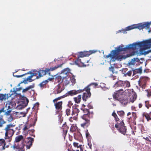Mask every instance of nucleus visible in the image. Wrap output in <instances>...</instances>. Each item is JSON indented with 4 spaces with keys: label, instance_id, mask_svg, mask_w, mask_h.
I'll list each match as a JSON object with an SVG mask.
<instances>
[{
    "label": "nucleus",
    "instance_id": "f257e3e1",
    "mask_svg": "<svg viewBox=\"0 0 151 151\" xmlns=\"http://www.w3.org/2000/svg\"><path fill=\"white\" fill-rule=\"evenodd\" d=\"M151 47V39H150L143 42L130 44L126 45L125 47L124 45H121L112 52L114 55L117 54L119 52L126 51L128 50L132 49L134 50L140 48V50L142 48L146 49L150 48Z\"/></svg>",
    "mask_w": 151,
    "mask_h": 151
},
{
    "label": "nucleus",
    "instance_id": "f03ea898",
    "mask_svg": "<svg viewBox=\"0 0 151 151\" xmlns=\"http://www.w3.org/2000/svg\"><path fill=\"white\" fill-rule=\"evenodd\" d=\"M96 52H97V50H90L89 52L86 51V52H81L78 55V59L75 61L76 64L79 67L81 66V65H80L81 63H82L84 66H86V65H84L83 63L81 62V59H79V58H83L84 57L88 56L91 54L94 53Z\"/></svg>",
    "mask_w": 151,
    "mask_h": 151
},
{
    "label": "nucleus",
    "instance_id": "7ed1b4c3",
    "mask_svg": "<svg viewBox=\"0 0 151 151\" xmlns=\"http://www.w3.org/2000/svg\"><path fill=\"white\" fill-rule=\"evenodd\" d=\"M124 92V91L122 89H121L119 90H118L116 93H114V94L113 95V98L116 100L119 101L122 105H125L128 102V99L127 98L121 99L119 98V96L121 95Z\"/></svg>",
    "mask_w": 151,
    "mask_h": 151
},
{
    "label": "nucleus",
    "instance_id": "20e7f679",
    "mask_svg": "<svg viewBox=\"0 0 151 151\" xmlns=\"http://www.w3.org/2000/svg\"><path fill=\"white\" fill-rule=\"evenodd\" d=\"M146 25L147 24H146L145 23H139L136 25H133L127 27L123 31L119 30L118 31V32H121L122 31H123V32L124 33H126L125 32L126 31H129L136 28H138L140 30L145 28L146 29Z\"/></svg>",
    "mask_w": 151,
    "mask_h": 151
},
{
    "label": "nucleus",
    "instance_id": "39448f33",
    "mask_svg": "<svg viewBox=\"0 0 151 151\" xmlns=\"http://www.w3.org/2000/svg\"><path fill=\"white\" fill-rule=\"evenodd\" d=\"M91 85H93L94 87H96L97 86L98 84L96 83H92L85 88L86 92L83 93L82 97L83 100L85 101H86L87 99L91 96V94L90 92V88L89 86Z\"/></svg>",
    "mask_w": 151,
    "mask_h": 151
},
{
    "label": "nucleus",
    "instance_id": "423d86ee",
    "mask_svg": "<svg viewBox=\"0 0 151 151\" xmlns=\"http://www.w3.org/2000/svg\"><path fill=\"white\" fill-rule=\"evenodd\" d=\"M115 86H121L125 88L126 87H129L130 85L129 82L128 81H120L116 82L114 85Z\"/></svg>",
    "mask_w": 151,
    "mask_h": 151
},
{
    "label": "nucleus",
    "instance_id": "0eeeda50",
    "mask_svg": "<svg viewBox=\"0 0 151 151\" xmlns=\"http://www.w3.org/2000/svg\"><path fill=\"white\" fill-rule=\"evenodd\" d=\"M5 139L6 142H10L12 140V137L13 135L14 131V130H11L5 131Z\"/></svg>",
    "mask_w": 151,
    "mask_h": 151
},
{
    "label": "nucleus",
    "instance_id": "6e6552de",
    "mask_svg": "<svg viewBox=\"0 0 151 151\" xmlns=\"http://www.w3.org/2000/svg\"><path fill=\"white\" fill-rule=\"evenodd\" d=\"M148 80V78L146 77H143L140 78L138 81V83L141 87L142 88H145Z\"/></svg>",
    "mask_w": 151,
    "mask_h": 151
},
{
    "label": "nucleus",
    "instance_id": "1a4fd4ad",
    "mask_svg": "<svg viewBox=\"0 0 151 151\" xmlns=\"http://www.w3.org/2000/svg\"><path fill=\"white\" fill-rule=\"evenodd\" d=\"M78 105L75 104L74 106H73V110L71 113V115L72 116L70 117V118H72L73 117H75L78 115V114L79 112V110L77 108Z\"/></svg>",
    "mask_w": 151,
    "mask_h": 151
},
{
    "label": "nucleus",
    "instance_id": "9d476101",
    "mask_svg": "<svg viewBox=\"0 0 151 151\" xmlns=\"http://www.w3.org/2000/svg\"><path fill=\"white\" fill-rule=\"evenodd\" d=\"M140 62L139 59L138 58H134L129 62V65H137L139 64Z\"/></svg>",
    "mask_w": 151,
    "mask_h": 151
},
{
    "label": "nucleus",
    "instance_id": "9b49d317",
    "mask_svg": "<svg viewBox=\"0 0 151 151\" xmlns=\"http://www.w3.org/2000/svg\"><path fill=\"white\" fill-rule=\"evenodd\" d=\"M9 145H6V142L3 139H0V150H4L5 148H7Z\"/></svg>",
    "mask_w": 151,
    "mask_h": 151
},
{
    "label": "nucleus",
    "instance_id": "f8f14e48",
    "mask_svg": "<svg viewBox=\"0 0 151 151\" xmlns=\"http://www.w3.org/2000/svg\"><path fill=\"white\" fill-rule=\"evenodd\" d=\"M25 145L23 143H21V145L16 146V145L13 146V147L14 149H17L18 151H24V149Z\"/></svg>",
    "mask_w": 151,
    "mask_h": 151
},
{
    "label": "nucleus",
    "instance_id": "ddd939ff",
    "mask_svg": "<svg viewBox=\"0 0 151 151\" xmlns=\"http://www.w3.org/2000/svg\"><path fill=\"white\" fill-rule=\"evenodd\" d=\"M121 125L119 129V131L122 133L125 134L126 133V128L124 126V123L123 122H121Z\"/></svg>",
    "mask_w": 151,
    "mask_h": 151
},
{
    "label": "nucleus",
    "instance_id": "4468645a",
    "mask_svg": "<svg viewBox=\"0 0 151 151\" xmlns=\"http://www.w3.org/2000/svg\"><path fill=\"white\" fill-rule=\"evenodd\" d=\"M70 73V70L68 68H66L62 70L61 75H63L65 78H66Z\"/></svg>",
    "mask_w": 151,
    "mask_h": 151
},
{
    "label": "nucleus",
    "instance_id": "2eb2a0df",
    "mask_svg": "<svg viewBox=\"0 0 151 151\" xmlns=\"http://www.w3.org/2000/svg\"><path fill=\"white\" fill-rule=\"evenodd\" d=\"M83 91L81 90H78L77 91L75 90H72L68 92V94L71 96H73L74 95H76L78 93L82 92Z\"/></svg>",
    "mask_w": 151,
    "mask_h": 151
},
{
    "label": "nucleus",
    "instance_id": "dca6fc26",
    "mask_svg": "<svg viewBox=\"0 0 151 151\" xmlns=\"http://www.w3.org/2000/svg\"><path fill=\"white\" fill-rule=\"evenodd\" d=\"M64 88V86L62 85L58 84L56 87L57 93H60Z\"/></svg>",
    "mask_w": 151,
    "mask_h": 151
},
{
    "label": "nucleus",
    "instance_id": "f3484780",
    "mask_svg": "<svg viewBox=\"0 0 151 151\" xmlns=\"http://www.w3.org/2000/svg\"><path fill=\"white\" fill-rule=\"evenodd\" d=\"M15 125H14L12 124H7L6 125V127L4 129V130L5 131L14 130L12 128Z\"/></svg>",
    "mask_w": 151,
    "mask_h": 151
},
{
    "label": "nucleus",
    "instance_id": "a211bd4d",
    "mask_svg": "<svg viewBox=\"0 0 151 151\" xmlns=\"http://www.w3.org/2000/svg\"><path fill=\"white\" fill-rule=\"evenodd\" d=\"M62 101L58 102L55 104V106L56 109L60 111L62 108Z\"/></svg>",
    "mask_w": 151,
    "mask_h": 151
},
{
    "label": "nucleus",
    "instance_id": "6ab92c4d",
    "mask_svg": "<svg viewBox=\"0 0 151 151\" xmlns=\"http://www.w3.org/2000/svg\"><path fill=\"white\" fill-rule=\"evenodd\" d=\"M65 78V77L63 76V75L60 74V75L58 76L56 78V79L59 83H61L63 82V79Z\"/></svg>",
    "mask_w": 151,
    "mask_h": 151
},
{
    "label": "nucleus",
    "instance_id": "aec40b11",
    "mask_svg": "<svg viewBox=\"0 0 151 151\" xmlns=\"http://www.w3.org/2000/svg\"><path fill=\"white\" fill-rule=\"evenodd\" d=\"M81 99V95H79L77 97L73 98L75 102L78 104L80 102Z\"/></svg>",
    "mask_w": 151,
    "mask_h": 151
},
{
    "label": "nucleus",
    "instance_id": "412c9836",
    "mask_svg": "<svg viewBox=\"0 0 151 151\" xmlns=\"http://www.w3.org/2000/svg\"><path fill=\"white\" fill-rule=\"evenodd\" d=\"M6 123V122L3 119V116L0 115V127H2L4 124Z\"/></svg>",
    "mask_w": 151,
    "mask_h": 151
},
{
    "label": "nucleus",
    "instance_id": "4be33fe9",
    "mask_svg": "<svg viewBox=\"0 0 151 151\" xmlns=\"http://www.w3.org/2000/svg\"><path fill=\"white\" fill-rule=\"evenodd\" d=\"M34 87V84H33L32 85L29 86L23 89L22 92L23 93H24L27 91L33 88Z\"/></svg>",
    "mask_w": 151,
    "mask_h": 151
},
{
    "label": "nucleus",
    "instance_id": "5701e85b",
    "mask_svg": "<svg viewBox=\"0 0 151 151\" xmlns=\"http://www.w3.org/2000/svg\"><path fill=\"white\" fill-rule=\"evenodd\" d=\"M142 69L141 68H139L134 70L133 71V76L135 75L136 73L141 74L142 72Z\"/></svg>",
    "mask_w": 151,
    "mask_h": 151
},
{
    "label": "nucleus",
    "instance_id": "b1692460",
    "mask_svg": "<svg viewBox=\"0 0 151 151\" xmlns=\"http://www.w3.org/2000/svg\"><path fill=\"white\" fill-rule=\"evenodd\" d=\"M23 139V136L22 135H20L16 137L15 138V142H18L20 141L22 139Z\"/></svg>",
    "mask_w": 151,
    "mask_h": 151
},
{
    "label": "nucleus",
    "instance_id": "393cba45",
    "mask_svg": "<svg viewBox=\"0 0 151 151\" xmlns=\"http://www.w3.org/2000/svg\"><path fill=\"white\" fill-rule=\"evenodd\" d=\"M46 74L44 70H41L39 71V77L37 76V78H38L43 76Z\"/></svg>",
    "mask_w": 151,
    "mask_h": 151
},
{
    "label": "nucleus",
    "instance_id": "a878e982",
    "mask_svg": "<svg viewBox=\"0 0 151 151\" xmlns=\"http://www.w3.org/2000/svg\"><path fill=\"white\" fill-rule=\"evenodd\" d=\"M143 116H145L148 121L150 120H151V112L149 114H144Z\"/></svg>",
    "mask_w": 151,
    "mask_h": 151
},
{
    "label": "nucleus",
    "instance_id": "bb28decb",
    "mask_svg": "<svg viewBox=\"0 0 151 151\" xmlns=\"http://www.w3.org/2000/svg\"><path fill=\"white\" fill-rule=\"evenodd\" d=\"M28 138L29 139L27 145H28L29 146H30V147H31L32 145V144L34 141V139L33 138L31 137H29Z\"/></svg>",
    "mask_w": 151,
    "mask_h": 151
},
{
    "label": "nucleus",
    "instance_id": "cd10ccee",
    "mask_svg": "<svg viewBox=\"0 0 151 151\" xmlns=\"http://www.w3.org/2000/svg\"><path fill=\"white\" fill-rule=\"evenodd\" d=\"M63 64L58 65L57 66H55L53 67L50 68V71H53L54 70H55L58 68L61 67Z\"/></svg>",
    "mask_w": 151,
    "mask_h": 151
},
{
    "label": "nucleus",
    "instance_id": "c85d7f7f",
    "mask_svg": "<svg viewBox=\"0 0 151 151\" xmlns=\"http://www.w3.org/2000/svg\"><path fill=\"white\" fill-rule=\"evenodd\" d=\"M48 83V81L47 80H45L42 82L41 83H40L39 86L40 87H43L47 83Z\"/></svg>",
    "mask_w": 151,
    "mask_h": 151
},
{
    "label": "nucleus",
    "instance_id": "c756f323",
    "mask_svg": "<svg viewBox=\"0 0 151 151\" xmlns=\"http://www.w3.org/2000/svg\"><path fill=\"white\" fill-rule=\"evenodd\" d=\"M113 55H112L111 57V59L110 60V62H114V61L116 59V57L115 56V55H114L112 53Z\"/></svg>",
    "mask_w": 151,
    "mask_h": 151
},
{
    "label": "nucleus",
    "instance_id": "7c9ffc66",
    "mask_svg": "<svg viewBox=\"0 0 151 151\" xmlns=\"http://www.w3.org/2000/svg\"><path fill=\"white\" fill-rule=\"evenodd\" d=\"M137 98V96L136 95H134L133 96H132V99L131 98H130V99L129 100V102H131V103H133L134 101L136 100V99Z\"/></svg>",
    "mask_w": 151,
    "mask_h": 151
},
{
    "label": "nucleus",
    "instance_id": "2f4dec72",
    "mask_svg": "<svg viewBox=\"0 0 151 151\" xmlns=\"http://www.w3.org/2000/svg\"><path fill=\"white\" fill-rule=\"evenodd\" d=\"M116 59L118 60L121 61L122 59H124L123 56L122 55H119L116 57Z\"/></svg>",
    "mask_w": 151,
    "mask_h": 151
},
{
    "label": "nucleus",
    "instance_id": "473e14b6",
    "mask_svg": "<svg viewBox=\"0 0 151 151\" xmlns=\"http://www.w3.org/2000/svg\"><path fill=\"white\" fill-rule=\"evenodd\" d=\"M6 96L5 94H0V100H2L5 99H6Z\"/></svg>",
    "mask_w": 151,
    "mask_h": 151
},
{
    "label": "nucleus",
    "instance_id": "72a5a7b5",
    "mask_svg": "<svg viewBox=\"0 0 151 151\" xmlns=\"http://www.w3.org/2000/svg\"><path fill=\"white\" fill-rule=\"evenodd\" d=\"M13 120V118L11 115L7 117V121L9 122L12 121Z\"/></svg>",
    "mask_w": 151,
    "mask_h": 151
},
{
    "label": "nucleus",
    "instance_id": "f704fd0d",
    "mask_svg": "<svg viewBox=\"0 0 151 151\" xmlns=\"http://www.w3.org/2000/svg\"><path fill=\"white\" fill-rule=\"evenodd\" d=\"M89 124V120L87 119L86 120L85 122L81 124V126L82 127H84L85 125H86V124Z\"/></svg>",
    "mask_w": 151,
    "mask_h": 151
},
{
    "label": "nucleus",
    "instance_id": "c9c22d12",
    "mask_svg": "<svg viewBox=\"0 0 151 151\" xmlns=\"http://www.w3.org/2000/svg\"><path fill=\"white\" fill-rule=\"evenodd\" d=\"M109 70L110 71L112 72L113 73H117V72L116 71V72H115L114 71V68L112 66L109 67Z\"/></svg>",
    "mask_w": 151,
    "mask_h": 151
},
{
    "label": "nucleus",
    "instance_id": "e433bc0d",
    "mask_svg": "<svg viewBox=\"0 0 151 151\" xmlns=\"http://www.w3.org/2000/svg\"><path fill=\"white\" fill-rule=\"evenodd\" d=\"M145 23L146 24H147L146 29H148L150 27V25L151 24V21L150 22H147Z\"/></svg>",
    "mask_w": 151,
    "mask_h": 151
},
{
    "label": "nucleus",
    "instance_id": "4c0bfd02",
    "mask_svg": "<svg viewBox=\"0 0 151 151\" xmlns=\"http://www.w3.org/2000/svg\"><path fill=\"white\" fill-rule=\"evenodd\" d=\"M66 114L67 116H69L70 114L71 111L70 109H66Z\"/></svg>",
    "mask_w": 151,
    "mask_h": 151
},
{
    "label": "nucleus",
    "instance_id": "58836bf2",
    "mask_svg": "<svg viewBox=\"0 0 151 151\" xmlns=\"http://www.w3.org/2000/svg\"><path fill=\"white\" fill-rule=\"evenodd\" d=\"M132 71L131 70H130L128 71L125 74L126 76H130L132 74Z\"/></svg>",
    "mask_w": 151,
    "mask_h": 151
},
{
    "label": "nucleus",
    "instance_id": "ea45409f",
    "mask_svg": "<svg viewBox=\"0 0 151 151\" xmlns=\"http://www.w3.org/2000/svg\"><path fill=\"white\" fill-rule=\"evenodd\" d=\"M118 115H120V116H122L124 114V112L123 111H120L117 112Z\"/></svg>",
    "mask_w": 151,
    "mask_h": 151
},
{
    "label": "nucleus",
    "instance_id": "a19ab883",
    "mask_svg": "<svg viewBox=\"0 0 151 151\" xmlns=\"http://www.w3.org/2000/svg\"><path fill=\"white\" fill-rule=\"evenodd\" d=\"M28 73H25V74H23V75H18V76H15L14 75V74H13V76H14L16 77L17 78H19V77H22L23 76H24L26 75L27 74H28Z\"/></svg>",
    "mask_w": 151,
    "mask_h": 151
},
{
    "label": "nucleus",
    "instance_id": "79ce46f5",
    "mask_svg": "<svg viewBox=\"0 0 151 151\" xmlns=\"http://www.w3.org/2000/svg\"><path fill=\"white\" fill-rule=\"evenodd\" d=\"M32 78L30 76H28L27 78V79L28 81L29 82H31L33 80L32 79Z\"/></svg>",
    "mask_w": 151,
    "mask_h": 151
},
{
    "label": "nucleus",
    "instance_id": "37998d69",
    "mask_svg": "<svg viewBox=\"0 0 151 151\" xmlns=\"http://www.w3.org/2000/svg\"><path fill=\"white\" fill-rule=\"evenodd\" d=\"M54 79V76H51V77L48 78L47 80H47L48 81H51L52 79Z\"/></svg>",
    "mask_w": 151,
    "mask_h": 151
},
{
    "label": "nucleus",
    "instance_id": "c03bdc74",
    "mask_svg": "<svg viewBox=\"0 0 151 151\" xmlns=\"http://www.w3.org/2000/svg\"><path fill=\"white\" fill-rule=\"evenodd\" d=\"M73 145L75 147H77V148L79 147L80 145H79L78 143L74 142Z\"/></svg>",
    "mask_w": 151,
    "mask_h": 151
},
{
    "label": "nucleus",
    "instance_id": "a18cd8bd",
    "mask_svg": "<svg viewBox=\"0 0 151 151\" xmlns=\"http://www.w3.org/2000/svg\"><path fill=\"white\" fill-rule=\"evenodd\" d=\"M112 115L115 118L116 121H118V120L116 119V117H117V115L114 112L112 114Z\"/></svg>",
    "mask_w": 151,
    "mask_h": 151
},
{
    "label": "nucleus",
    "instance_id": "49530a36",
    "mask_svg": "<svg viewBox=\"0 0 151 151\" xmlns=\"http://www.w3.org/2000/svg\"><path fill=\"white\" fill-rule=\"evenodd\" d=\"M27 81L28 80H27V79L25 78L21 82V83H24L25 84H26L28 83Z\"/></svg>",
    "mask_w": 151,
    "mask_h": 151
},
{
    "label": "nucleus",
    "instance_id": "de8ad7c7",
    "mask_svg": "<svg viewBox=\"0 0 151 151\" xmlns=\"http://www.w3.org/2000/svg\"><path fill=\"white\" fill-rule=\"evenodd\" d=\"M143 138L146 139V140L148 141H149L150 142H151V140L150 139H149V137L148 136V137H143Z\"/></svg>",
    "mask_w": 151,
    "mask_h": 151
},
{
    "label": "nucleus",
    "instance_id": "09e8293b",
    "mask_svg": "<svg viewBox=\"0 0 151 151\" xmlns=\"http://www.w3.org/2000/svg\"><path fill=\"white\" fill-rule=\"evenodd\" d=\"M24 127L23 128V130L25 131L28 129V127L27 126V125L25 124L23 126Z\"/></svg>",
    "mask_w": 151,
    "mask_h": 151
},
{
    "label": "nucleus",
    "instance_id": "8fccbe9b",
    "mask_svg": "<svg viewBox=\"0 0 151 151\" xmlns=\"http://www.w3.org/2000/svg\"><path fill=\"white\" fill-rule=\"evenodd\" d=\"M121 124V123L119 124H116L115 125V127L116 128H120Z\"/></svg>",
    "mask_w": 151,
    "mask_h": 151
},
{
    "label": "nucleus",
    "instance_id": "3c124183",
    "mask_svg": "<svg viewBox=\"0 0 151 151\" xmlns=\"http://www.w3.org/2000/svg\"><path fill=\"white\" fill-rule=\"evenodd\" d=\"M11 110L7 111L6 112V113H5L7 115H9L10 113L11 112Z\"/></svg>",
    "mask_w": 151,
    "mask_h": 151
},
{
    "label": "nucleus",
    "instance_id": "603ef678",
    "mask_svg": "<svg viewBox=\"0 0 151 151\" xmlns=\"http://www.w3.org/2000/svg\"><path fill=\"white\" fill-rule=\"evenodd\" d=\"M26 102L25 103V106H27V105L28 103V102H29V100L28 99H27V98H26Z\"/></svg>",
    "mask_w": 151,
    "mask_h": 151
},
{
    "label": "nucleus",
    "instance_id": "864d4df0",
    "mask_svg": "<svg viewBox=\"0 0 151 151\" xmlns=\"http://www.w3.org/2000/svg\"><path fill=\"white\" fill-rule=\"evenodd\" d=\"M45 72L46 73H47L49 71H50V68H45V70H44Z\"/></svg>",
    "mask_w": 151,
    "mask_h": 151
},
{
    "label": "nucleus",
    "instance_id": "5fc2aeb1",
    "mask_svg": "<svg viewBox=\"0 0 151 151\" xmlns=\"http://www.w3.org/2000/svg\"><path fill=\"white\" fill-rule=\"evenodd\" d=\"M30 76L32 78L34 76H35V74L32 73H30Z\"/></svg>",
    "mask_w": 151,
    "mask_h": 151
},
{
    "label": "nucleus",
    "instance_id": "6e6d98bb",
    "mask_svg": "<svg viewBox=\"0 0 151 151\" xmlns=\"http://www.w3.org/2000/svg\"><path fill=\"white\" fill-rule=\"evenodd\" d=\"M88 145L89 146V147L90 149H91V146H92V145H91V143L90 142H88Z\"/></svg>",
    "mask_w": 151,
    "mask_h": 151
},
{
    "label": "nucleus",
    "instance_id": "4d7b16f0",
    "mask_svg": "<svg viewBox=\"0 0 151 151\" xmlns=\"http://www.w3.org/2000/svg\"><path fill=\"white\" fill-rule=\"evenodd\" d=\"M112 56V55L111 54H109L108 55H107L106 56V58H108L109 57H111Z\"/></svg>",
    "mask_w": 151,
    "mask_h": 151
},
{
    "label": "nucleus",
    "instance_id": "13d9d810",
    "mask_svg": "<svg viewBox=\"0 0 151 151\" xmlns=\"http://www.w3.org/2000/svg\"><path fill=\"white\" fill-rule=\"evenodd\" d=\"M59 99V98H57L54 99L53 101L54 103H55V101H57Z\"/></svg>",
    "mask_w": 151,
    "mask_h": 151
},
{
    "label": "nucleus",
    "instance_id": "bf43d9fd",
    "mask_svg": "<svg viewBox=\"0 0 151 151\" xmlns=\"http://www.w3.org/2000/svg\"><path fill=\"white\" fill-rule=\"evenodd\" d=\"M33 73H34V74H35V76H36L38 74H39V71H35V72Z\"/></svg>",
    "mask_w": 151,
    "mask_h": 151
},
{
    "label": "nucleus",
    "instance_id": "052dcab7",
    "mask_svg": "<svg viewBox=\"0 0 151 151\" xmlns=\"http://www.w3.org/2000/svg\"><path fill=\"white\" fill-rule=\"evenodd\" d=\"M26 146L27 148L28 149H29L30 147V146H29L28 145H26Z\"/></svg>",
    "mask_w": 151,
    "mask_h": 151
},
{
    "label": "nucleus",
    "instance_id": "680f3d73",
    "mask_svg": "<svg viewBox=\"0 0 151 151\" xmlns=\"http://www.w3.org/2000/svg\"><path fill=\"white\" fill-rule=\"evenodd\" d=\"M88 107L89 109H91L92 108V106H91V105H89V104L88 105Z\"/></svg>",
    "mask_w": 151,
    "mask_h": 151
},
{
    "label": "nucleus",
    "instance_id": "e2e57ef3",
    "mask_svg": "<svg viewBox=\"0 0 151 151\" xmlns=\"http://www.w3.org/2000/svg\"><path fill=\"white\" fill-rule=\"evenodd\" d=\"M142 106V104H139V108H141Z\"/></svg>",
    "mask_w": 151,
    "mask_h": 151
},
{
    "label": "nucleus",
    "instance_id": "0e129e2a",
    "mask_svg": "<svg viewBox=\"0 0 151 151\" xmlns=\"http://www.w3.org/2000/svg\"><path fill=\"white\" fill-rule=\"evenodd\" d=\"M18 109H22V106H18Z\"/></svg>",
    "mask_w": 151,
    "mask_h": 151
},
{
    "label": "nucleus",
    "instance_id": "69168bd1",
    "mask_svg": "<svg viewBox=\"0 0 151 151\" xmlns=\"http://www.w3.org/2000/svg\"><path fill=\"white\" fill-rule=\"evenodd\" d=\"M147 96L148 97H150L151 96V93H148L147 94Z\"/></svg>",
    "mask_w": 151,
    "mask_h": 151
},
{
    "label": "nucleus",
    "instance_id": "338daca9",
    "mask_svg": "<svg viewBox=\"0 0 151 151\" xmlns=\"http://www.w3.org/2000/svg\"><path fill=\"white\" fill-rule=\"evenodd\" d=\"M39 105V104L38 103H36L35 104V106H38Z\"/></svg>",
    "mask_w": 151,
    "mask_h": 151
},
{
    "label": "nucleus",
    "instance_id": "774afa93",
    "mask_svg": "<svg viewBox=\"0 0 151 151\" xmlns=\"http://www.w3.org/2000/svg\"><path fill=\"white\" fill-rule=\"evenodd\" d=\"M89 133H86V137H87L88 136V135H89Z\"/></svg>",
    "mask_w": 151,
    "mask_h": 151
}]
</instances>
